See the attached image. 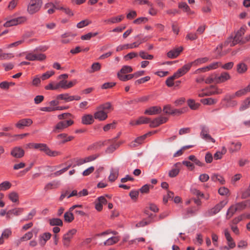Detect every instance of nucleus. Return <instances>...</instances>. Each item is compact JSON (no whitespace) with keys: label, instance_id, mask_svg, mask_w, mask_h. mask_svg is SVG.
Wrapping results in <instances>:
<instances>
[{"label":"nucleus","instance_id":"nucleus-35","mask_svg":"<svg viewBox=\"0 0 250 250\" xmlns=\"http://www.w3.org/2000/svg\"><path fill=\"white\" fill-rule=\"evenodd\" d=\"M117 76L119 79L122 81H126L133 78V74L128 75H124L121 74V73H118Z\"/></svg>","mask_w":250,"mask_h":250},{"label":"nucleus","instance_id":"nucleus-12","mask_svg":"<svg viewBox=\"0 0 250 250\" xmlns=\"http://www.w3.org/2000/svg\"><path fill=\"white\" fill-rule=\"evenodd\" d=\"M152 133L151 132H148L144 135L140 136L136 138L133 142H131L130 144V146L132 147H136L138 145L141 144L144 140L148 136L151 135Z\"/></svg>","mask_w":250,"mask_h":250},{"label":"nucleus","instance_id":"nucleus-53","mask_svg":"<svg viewBox=\"0 0 250 250\" xmlns=\"http://www.w3.org/2000/svg\"><path fill=\"white\" fill-rule=\"evenodd\" d=\"M148 21V19L146 17H140L134 21L133 22L136 24L146 23Z\"/></svg>","mask_w":250,"mask_h":250},{"label":"nucleus","instance_id":"nucleus-20","mask_svg":"<svg viewBox=\"0 0 250 250\" xmlns=\"http://www.w3.org/2000/svg\"><path fill=\"white\" fill-rule=\"evenodd\" d=\"M162 111L161 108L159 106H152L147 109L145 111V114L148 115H155L160 113Z\"/></svg>","mask_w":250,"mask_h":250},{"label":"nucleus","instance_id":"nucleus-43","mask_svg":"<svg viewBox=\"0 0 250 250\" xmlns=\"http://www.w3.org/2000/svg\"><path fill=\"white\" fill-rule=\"evenodd\" d=\"M11 187V184L8 181H4L0 184V191L6 190L9 189Z\"/></svg>","mask_w":250,"mask_h":250},{"label":"nucleus","instance_id":"nucleus-11","mask_svg":"<svg viewBox=\"0 0 250 250\" xmlns=\"http://www.w3.org/2000/svg\"><path fill=\"white\" fill-rule=\"evenodd\" d=\"M230 78V76L227 72H223L220 75L215 74V79L216 83L226 82Z\"/></svg>","mask_w":250,"mask_h":250},{"label":"nucleus","instance_id":"nucleus-49","mask_svg":"<svg viewBox=\"0 0 250 250\" xmlns=\"http://www.w3.org/2000/svg\"><path fill=\"white\" fill-rule=\"evenodd\" d=\"M132 71V68H131V67L127 65H125L122 68L120 71L118 73H121V74H124L131 72Z\"/></svg>","mask_w":250,"mask_h":250},{"label":"nucleus","instance_id":"nucleus-60","mask_svg":"<svg viewBox=\"0 0 250 250\" xmlns=\"http://www.w3.org/2000/svg\"><path fill=\"white\" fill-rule=\"evenodd\" d=\"M174 197L173 192L168 191L167 196H165L163 198V202L165 204H166L169 199H172Z\"/></svg>","mask_w":250,"mask_h":250},{"label":"nucleus","instance_id":"nucleus-21","mask_svg":"<svg viewBox=\"0 0 250 250\" xmlns=\"http://www.w3.org/2000/svg\"><path fill=\"white\" fill-rule=\"evenodd\" d=\"M224 234L226 239L228 241V246H229V248H233L235 247V244L233 240V239L231 237L229 232L228 229H225L224 231Z\"/></svg>","mask_w":250,"mask_h":250},{"label":"nucleus","instance_id":"nucleus-27","mask_svg":"<svg viewBox=\"0 0 250 250\" xmlns=\"http://www.w3.org/2000/svg\"><path fill=\"white\" fill-rule=\"evenodd\" d=\"M77 195V190H73L72 192L70 194H68V191H65L64 192H62L61 195L60 197V200L62 201L64 198L67 196V198H69L72 196Z\"/></svg>","mask_w":250,"mask_h":250},{"label":"nucleus","instance_id":"nucleus-16","mask_svg":"<svg viewBox=\"0 0 250 250\" xmlns=\"http://www.w3.org/2000/svg\"><path fill=\"white\" fill-rule=\"evenodd\" d=\"M33 123L30 119H23L20 120L16 124L17 127L20 129L23 128L24 126H28Z\"/></svg>","mask_w":250,"mask_h":250},{"label":"nucleus","instance_id":"nucleus-6","mask_svg":"<svg viewBox=\"0 0 250 250\" xmlns=\"http://www.w3.org/2000/svg\"><path fill=\"white\" fill-rule=\"evenodd\" d=\"M73 123V121L71 120L61 121L56 125L53 131L56 133L62 131L69 126L72 125Z\"/></svg>","mask_w":250,"mask_h":250},{"label":"nucleus","instance_id":"nucleus-41","mask_svg":"<svg viewBox=\"0 0 250 250\" xmlns=\"http://www.w3.org/2000/svg\"><path fill=\"white\" fill-rule=\"evenodd\" d=\"M150 119L147 117H140L138 120H137L136 121V124L137 125H141V124H147L149 122H151Z\"/></svg>","mask_w":250,"mask_h":250},{"label":"nucleus","instance_id":"nucleus-5","mask_svg":"<svg viewBox=\"0 0 250 250\" xmlns=\"http://www.w3.org/2000/svg\"><path fill=\"white\" fill-rule=\"evenodd\" d=\"M245 33V29L243 28H241L239 30H238L234 38L232 39L231 38L229 39L228 40V43L230 42V46H233L236 44L238 43H240L242 42V36Z\"/></svg>","mask_w":250,"mask_h":250},{"label":"nucleus","instance_id":"nucleus-52","mask_svg":"<svg viewBox=\"0 0 250 250\" xmlns=\"http://www.w3.org/2000/svg\"><path fill=\"white\" fill-rule=\"evenodd\" d=\"M35 61H42L46 59L45 54L42 53H35Z\"/></svg>","mask_w":250,"mask_h":250},{"label":"nucleus","instance_id":"nucleus-23","mask_svg":"<svg viewBox=\"0 0 250 250\" xmlns=\"http://www.w3.org/2000/svg\"><path fill=\"white\" fill-rule=\"evenodd\" d=\"M94 119L92 115L87 114L82 117V123L84 125H90L94 122Z\"/></svg>","mask_w":250,"mask_h":250},{"label":"nucleus","instance_id":"nucleus-61","mask_svg":"<svg viewBox=\"0 0 250 250\" xmlns=\"http://www.w3.org/2000/svg\"><path fill=\"white\" fill-rule=\"evenodd\" d=\"M36 211L35 209H33L27 215V216L24 219V220L27 221L31 220L33 217L35 215Z\"/></svg>","mask_w":250,"mask_h":250},{"label":"nucleus","instance_id":"nucleus-3","mask_svg":"<svg viewBox=\"0 0 250 250\" xmlns=\"http://www.w3.org/2000/svg\"><path fill=\"white\" fill-rule=\"evenodd\" d=\"M228 203L226 201H222L217 204L214 207L208 210L205 215L207 217L213 216L218 213Z\"/></svg>","mask_w":250,"mask_h":250},{"label":"nucleus","instance_id":"nucleus-57","mask_svg":"<svg viewBox=\"0 0 250 250\" xmlns=\"http://www.w3.org/2000/svg\"><path fill=\"white\" fill-rule=\"evenodd\" d=\"M211 88L214 89L213 90L210 91L211 95H215V94H220L223 93V90L221 89H219L217 87H215L213 85H211L210 86Z\"/></svg>","mask_w":250,"mask_h":250},{"label":"nucleus","instance_id":"nucleus-24","mask_svg":"<svg viewBox=\"0 0 250 250\" xmlns=\"http://www.w3.org/2000/svg\"><path fill=\"white\" fill-rule=\"evenodd\" d=\"M98 109H101L107 113L112 109V106L110 103L107 102L98 106Z\"/></svg>","mask_w":250,"mask_h":250},{"label":"nucleus","instance_id":"nucleus-15","mask_svg":"<svg viewBox=\"0 0 250 250\" xmlns=\"http://www.w3.org/2000/svg\"><path fill=\"white\" fill-rule=\"evenodd\" d=\"M24 154V150L20 147H14L11 151V154L14 157L20 158L23 156Z\"/></svg>","mask_w":250,"mask_h":250},{"label":"nucleus","instance_id":"nucleus-17","mask_svg":"<svg viewBox=\"0 0 250 250\" xmlns=\"http://www.w3.org/2000/svg\"><path fill=\"white\" fill-rule=\"evenodd\" d=\"M183 50L182 47H179L170 50L167 53V56L171 59H174L177 57Z\"/></svg>","mask_w":250,"mask_h":250},{"label":"nucleus","instance_id":"nucleus-48","mask_svg":"<svg viewBox=\"0 0 250 250\" xmlns=\"http://www.w3.org/2000/svg\"><path fill=\"white\" fill-rule=\"evenodd\" d=\"M97 32L95 33H88L87 34L83 35L81 37V39L83 40H90L92 37H95L98 35Z\"/></svg>","mask_w":250,"mask_h":250},{"label":"nucleus","instance_id":"nucleus-63","mask_svg":"<svg viewBox=\"0 0 250 250\" xmlns=\"http://www.w3.org/2000/svg\"><path fill=\"white\" fill-rule=\"evenodd\" d=\"M124 17L123 15H120L116 17H112L111 18V22L112 23L120 22L124 19Z\"/></svg>","mask_w":250,"mask_h":250},{"label":"nucleus","instance_id":"nucleus-13","mask_svg":"<svg viewBox=\"0 0 250 250\" xmlns=\"http://www.w3.org/2000/svg\"><path fill=\"white\" fill-rule=\"evenodd\" d=\"M97 111L94 114V118L99 121H104L107 118V113L101 109L96 108Z\"/></svg>","mask_w":250,"mask_h":250},{"label":"nucleus","instance_id":"nucleus-31","mask_svg":"<svg viewBox=\"0 0 250 250\" xmlns=\"http://www.w3.org/2000/svg\"><path fill=\"white\" fill-rule=\"evenodd\" d=\"M57 99L58 100H63L66 102L73 101V98L72 96H70L68 94L66 93L58 95Z\"/></svg>","mask_w":250,"mask_h":250},{"label":"nucleus","instance_id":"nucleus-30","mask_svg":"<svg viewBox=\"0 0 250 250\" xmlns=\"http://www.w3.org/2000/svg\"><path fill=\"white\" fill-rule=\"evenodd\" d=\"M119 240L118 237H111L106 240L104 243V246H110L115 244Z\"/></svg>","mask_w":250,"mask_h":250},{"label":"nucleus","instance_id":"nucleus-8","mask_svg":"<svg viewBox=\"0 0 250 250\" xmlns=\"http://www.w3.org/2000/svg\"><path fill=\"white\" fill-rule=\"evenodd\" d=\"M201 136L202 139L207 141H211L212 143L215 142V140L211 137V136L209 134V128L205 126L202 125L201 126Z\"/></svg>","mask_w":250,"mask_h":250},{"label":"nucleus","instance_id":"nucleus-10","mask_svg":"<svg viewBox=\"0 0 250 250\" xmlns=\"http://www.w3.org/2000/svg\"><path fill=\"white\" fill-rule=\"evenodd\" d=\"M192 65L190 62L184 65L182 68L179 69L174 74L178 78L186 73H187L190 69Z\"/></svg>","mask_w":250,"mask_h":250},{"label":"nucleus","instance_id":"nucleus-14","mask_svg":"<svg viewBox=\"0 0 250 250\" xmlns=\"http://www.w3.org/2000/svg\"><path fill=\"white\" fill-rule=\"evenodd\" d=\"M167 120V118L165 117H160L155 118L150 123V126L151 127H156L159 125L166 123Z\"/></svg>","mask_w":250,"mask_h":250},{"label":"nucleus","instance_id":"nucleus-40","mask_svg":"<svg viewBox=\"0 0 250 250\" xmlns=\"http://www.w3.org/2000/svg\"><path fill=\"white\" fill-rule=\"evenodd\" d=\"M247 70V66L244 63H240L237 65V70L239 73H243Z\"/></svg>","mask_w":250,"mask_h":250},{"label":"nucleus","instance_id":"nucleus-37","mask_svg":"<svg viewBox=\"0 0 250 250\" xmlns=\"http://www.w3.org/2000/svg\"><path fill=\"white\" fill-rule=\"evenodd\" d=\"M33 231H29L25 233L22 237L19 239V243H21L22 241H27L30 240L33 237Z\"/></svg>","mask_w":250,"mask_h":250},{"label":"nucleus","instance_id":"nucleus-32","mask_svg":"<svg viewBox=\"0 0 250 250\" xmlns=\"http://www.w3.org/2000/svg\"><path fill=\"white\" fill-rule=\"evenodd\" d=\"M217 102V100L213 98H206L201 100V102L204 104L206 105H212L215 104Z\"/></svg>","mask_w":250,"mask_h":250},{"label":"nucleus","instance_id":"nucleus-45","mask_svg":"<svg viewBox=\"0 0 250 250\" xmlns=\"http://www.w3.org/2000/svg\"><path fill=\"white\" fill-rule=\"evenodd\" d=\"M234 206H235V208L237 211H240L244 209L247 206L246 202L238 203H236V204H234Z\"/></svg>","mask_w":250,"mask_h":250},{"label":"nucleus","instance_id":"nucleus-7","mask_svg":"<svg viewBox=\"0 0 250 250\" xmlns=\"http://www.w3.org/2000/svg\"><path fill=\"white\" fill-rule=\"evenodd\" d=\"M27 20L25 17H19L13 19L6 21L4 24L5 27H10L11 26L17 25L19 24H21L25 22Z\"/></svg>","mask_w":250,"mask_h":250},{"label":"nucleus","instance_id":"nucleus-62","mask_svg":"<svg viewBox=\"0 0 250 250\" xmlns=\"http://www.w3.org/2000/svg\"><path fill=\"white\" fill-rule=\"evenodd\" d=\"M205 83L207 84L211 83H216L215 79V74L211 75L209 77L205 80Z\"/></svg>","mask_w":250,"mask_h":250},{"label":"nucleus","instance_id":"nucleus-64","mask_svg":"<svg viewBox=\"0 0 250 250\" xmlns=\"http://www.w3.org/2000/svg\"><path fill=\"white\" fill-rule=\"evenodd\" d=\"M0 60H10V59L14 57V55L12 54H1L0 55Z\"/></svg>","mask_w":250,"mask_h":250},{"label":"nucleus","instance_id":"nucleus-56","mask_svg":"<svg viewBox=\"0 0 250 250\" xmlns=\"http://www.w3.org/2000/svg\"><path fill=\"white\" fill-rule=\"evenodd\" d=\"M12 234V231L10 229H5L2 234L1 236L4 239H7Z\"/></svg>","mask_w":250,"mask_h":250},{"label":"nucleus","instance_id":"nucleus-19","mask_svg":"<svg viewBox=\"0 0 250 250\" xmlns=\"http://www.w3.org/2000/svg\"><path fill=\"white\" fill-rule=\"evenodd\" d=\"M51 234L49 232H45L39 236V243L43 246L46 244L47 241L50 239Z\"/></svg>","mask_w":250,"mask_h":250},{"label":"nucleus","instance_id":"nucleus-9","mask_svg":"<svg viewBox=\"0 0 250 250\" xmlns=\"http://www.w3.org/2000/svg\"><path fill=\"white\" fill-rule=\"evenodd\" d=\"M116 139L117 138H115L112 140H109L107 141L108 143L110 144V145L107 148L105 151L106 153H111L113 152L117 148L120 146L121 143H116Z\"/></svg>","mask_w":250,"mask_h":250},{"label":"nucleus","instance_id":"nucleus-2","mask_svg":"<svg viewBox=\"0 0 250 250\" xmlns=\"http://www.w3.org/2000/svg\"><path fill=\"white\" fill-rule=\"evenodd\" d=\"M42 3V0H30L27 8L28 13L31 15L37 13L40 10Z\"/></svg>","mask_w":250,"mask_h":250},{"label":"nucleus","instance_id":"nucleus-29","mask_svg":"<svg viewBox=\"0 0 250 250\" xmlns=\"http://www.w3.org/2000/svg\"><path fill=\"white\" fill-rule=\"evenodd\" d=\"M208 61V59L207 57H204L202 58H198L193 62H191V64L194 66H197L202 63H204Z\"/></svg>","mask_w":250,"mask_h":250},{"label":"nucleus","instance_id":"nucleus-46","mask_svg":"<svg viewBox=\"0 0 250 250\" xmlns=\"http://www.w3.org/2000/svg\"><path fill=\"white\" fill-rule=\"evenodd\" d=\"M139 55L142 59L144 60H152L153 58V56L152 55L148 54L147 53L143 51L140 52Z\"/></svg>","mask_w":250,"mask_h":250},{"label":"nucleus","instance_id":"nucleus-42","mask_svg":"<svg viewBox=\"0 0 250 250\" xmlns=\"http://www.w3.org/2000/svg\"><path fill=\"white\" fill-rule=\"evenodd\" d=\"M9 199L13 202L16 203L18 202L19 200V195L16 192H12L9 194Z\"/></svg>","mask_w":250,"mask_h":250},{"label":"nucleus","instance_id":"nucleus-38","mask_svg":"<svg viewBox=\"0 0 250 250\" xmlns=\"http://www.w3.org/2000/svg\"><path fill=\"white\" fill-rule=\"evenodd\" d=\"M188 104L189 107L192 110L197 109L200 105L199 104L195 103V101L192 99H189L188 101Z\"/></svg>","mask_w":250,"mask_h":250},{"label":"nucleus","instance_id":"nucleus-22","mask_svg":"<svg viewBox=\"0 0 250 250\" xmlns=\"http://www.w3.org/2000/svg\"><path fill=\"white\" fill-rule=\"evenodd\" d=\"M119 175V169L118 168H112L110 170V173L108 177V180L113 182L118 178Z\"/></svg>","mask_w":250,"mask_h":250},{"label":"nucleus","instance_id":"nucleus-51","mask_svg":"<svg viewBox=\"0 0 250 250\" xmlns=\"http://www.w3.org/2000/svg\"><path fill=\"white\" fill-rule=\"evenodd\" d=\"M101 65L99 62H95L92 64L91 66V70L90 71V73H93L95 71H99L101 69Z\"/></svg>","mask_w":250,"mask_h":250},{"label":"nucleus","instance_id":"nucleus-58","mask_svg":"<svg viewBox=\"0 0 250 250\" xmlns=\"http://www.w3.org/2000/svg\"><path fill=\"white\" fill-rule=\"evenodd\" d=\"M146 40V38H145L140 42H134L132 43L128 44V49H133L134 48L138 47L141 43H142L143 42H145Z\"/></svg>","mask_w":250,"mask_h":250},{"label":"nucleus","instance_id":"nucleus-55","mask_svg":"<svg viewBox=\"0 0 250 250\" xmlns=\"http://www.w3.org/2000/svg\"><path fill=\"white\" fill-rule=\"evenodd\" d=\"M179 8L183 9L186 12H188L190 11V8L185 2H181L179 3Z\"/></svg>","mask_w":250,"mask_h":250},{"label":"nucleus","instance_id":"nucleus-4","mask_svg":"<svg viewBox=\"0 0 250 250\" xmlns=\"http://www.w3.org/2000/svg\"><path fill=\"white\" fill-rule=\"evenodd\" d=\"M76 229H73L68 230L63 235L62 241L64 247L68 248L69 247L71 239L76 234Z\"/></svg>","mask_w":250,"mask_h":250},{"label":"nucleus","instance_id":"nucleus-26","mask_svg":"<svg viewBox=\"0 0 250 250\" xmlns=\"http://www.w3.org/2000/svg\"><path fill=\"white\" fill-rule=\"evenodd\" d=\"M230 144L232 146H234L233 147L231 146L229 148V150L231 153L238 151L241 149L242 144L240 142H237L236 143L231 142Z\"/></svg>","mask_w":250,"mask_h":250},{"label":"nucleus","instance_id":"nucleus-18","mask_svg":"<svg viewBox=\"0 0 250 250\" xmlns=\"http://www.w3.org/2000/svg\"><path fill=\"white\" fill-rule=\"evenodd\" d=\"M181 166V164L180 163H176L174 166V167L172 168V169L169 171L168 176L170 177H174L176 176L179 172Z\"/></svg>","mask_w":250,"mask_h":250},{"label":"nucleus","instance_id":"nucleus-25","mask_svg":"<svg viewBox=\"0 0 250 250\" xmlns=\"http://www.w3.org/2000/svg\"><path fill=\"white\" fill-rule=\"evenodd\" d=\"M58 139L62 140V143H65L67 142L70 141L73 139L74 137L70 136H68L66 134L62 133L57 136Z\"/></svg>","mask_w":250,"mask_h":250},{"label":"nucleus","instance_id":"nucleus-47","mask_svg":"<svg viewBox=\"0 0 250 250\" xmlns=\"http://www.w3.org/2000/svg\"><path fill=\"white\" fill-rule=\"evenodd\" d=\"M178 78L177 77L176 75H175V74H174L172 76L169 77L166 81V83L168 87H171L173 86L174 83L173 81L175 79Z\"/></svg>","mask_w":250,"mask_h":250},{"label":"nucleus","instance_id":"nucleus-39","mask_svg":"<svg viewBox=\"0 0 250 250\" xmlns=\"http://www.w3.org/2000/svg\"><path fill=\"white\" fill-rule=\"evenodd\" d=\"M50 225L51 226H62V221L59 218H53L49 220Z\"/></svg>","mask_w":250,"mask_h":250},{"label":"nucleus","instance_id":"nucleus-44","mask_svg":"<svg viewBox=\"0 0 250 250\" xmlns=\"http://www.w3.org/2000/svg\"><path fill=\"white\" fill-rule=\"evenodd\" d=\"M64 218L66 222H71L74 220V217L72 212H66L64 213Z\"/></svg>","mask_w":250,"mask_h":250},{"label":"nucleus","instance_id":"nucleus-36","mask_svg":"<svg viewBox=\"0 0 250 250\" xmlns=\"http://www.w3.org/2000/svg\"><path fill=\"white\" fill-rule=\"evenodd\" d=\"M227 152V149L225 146L222 148L221 151H217L214 155V158L216 160L220 159L222 156L225 154Z\"/></svg>","mask_w":250,"mask_h":250},{"label":"nucleus","instance_id":"nucleus-28","mask_svg":"<svg viewBox=\"0 0 250 250\" xmlns=\"http://www.w3.org/2000/svg\"><path fill=\"white\" fill-rule=\"evenodd\" d=\"M237 211L235 206L234 205H231L228 209L226 213V218L229 219L230 218L235 212Z\"/></svg>","mask_w":250,"mask_h":250},{"label":"nucleus","instance_id":"nucleus-33","mask_svg":"<svg viewBox=\"0 0 250 250\" xmlns=\"http://www.w3.org/2000/svg\"><path fill=\"white\" fill-rule=\"evenodd\" d=\"M250 106V97L246 99L241 105L239 110L243 111Z\"/></svg>","mask_w":250,"mask_h":250},{"label":"nucleus","instance_id":"nucleus-1","mask_svg":"<svg viewBox=\"0 0 250 250\" xmlns=\"http://www.w3.org/2000/svg\"><path fill=\"white\" fill-rule=\"evenodd\" d=\"M27 147L29 148H34L44 152L46 155L51 157H55L60 154V153L56 151H52L45 144L42 143H29Z\"/></svg>","mask_w":250,"mask_h":250},{"label":"nucleus","instance_id":"nucleus-59","mask_svg":"<svg viewBox=\"0 0 250 250\" xmlns=\"http://www.w3.org/2000/svg\"><path fill=\"white\" fill-rule=\"evenodd\" d=\"M218 193L221 195H228L229 194V190L225 187H221L218 189Z\"/></svg>","mask_w":250,"mask_h":250},{"label":"nucleus","instance_id":"nucleus-34","mask_svg":"<svg viewBox=\"0 0 250 250\" xmlns=\"http://www.w3.org/2000/svg\"><path fill=\"white\" fill-rule=\"evenodd\" d=\"M211 179L214 182H219L220 184L223 185L225 184V180L220 175L214 174L211 177Z\"/></svg>","mask_w":250,"mask_h":250},{"label":"nucleus","instance_id":"nucleus-54","mask_svg":"<svg viewBox=\"0 0 250 250\" xmlns=\"http://www.w3.org/2000/svg\"><path fill=\"white\" fill-rule=\"evenodd\" d=\"M54 72L53 71H47L45 73L43 74L41 77V79L42 80L44 81L46 79H49L51 76L54 74Z\"/></svg>","mask_w":250,"mask_h":250},{"label":"nucleus","instance_id":"nucleus-50","mask_svg":"<svg viewBox=\"0 0 250 250\" xmlns=\"http://www.w3.org/2000/svg\"><path fill=\"white\" fill-rule=\"evenodd\" d=\"M90 23H91V21H90L88 20H83L77 23V27L78 28H82L83 27H84L88 25Z\"/></svg>","mask_w":250,"mask_h":250}]
</instances>
